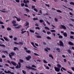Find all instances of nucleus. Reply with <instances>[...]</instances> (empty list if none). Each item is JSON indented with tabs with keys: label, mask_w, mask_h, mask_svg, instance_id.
<instances>
[{
	"label": "nucleus",
	"mask_w": 74,
	"mask_h": 74,
	"mask_svg": "<svg viewBox=\"0 0 74 74\" xmlns=\"http://www.w3.org/2000/svg\"><path fill=\"white\" fill-rule=\"evenodd\" d=\"M59 43H58L57 44L58 45L62 46V47H64V44H63V42H62L61 41H59Z\"/></svg>",
	"instance_id": "nucleus-1"
},
{
	"label": "nucleus",
	"mask_w": 74,
	"mask_h": 74,
	"mask_svg": "<svg viewBox=\"0 0 74 74\" xmlns=\"http://www.w3.org/2000/svg\"><path fill=\"white\" fill-rule=\"evenodd\" d=\"M10 54H10H9V56L10 58L11 59H12V56H13L14 55L15 53H14L13 52H12L10 53Z\"/></svg>",
	"instance_id": "nucleus-2"
},
{
	"label": "nucleus",
	"mask_w": 74,
	"mask_h": 74,
	"mask_svg": "<svg viewBox=\"0 0 74 74\" xmlns=\"http://www.w3.org/2000/svg\"><path fill=\"white\" fill-rule=\"evenodd\" d=\"M18 64H17L16 66L15 67L16 69H19L21 67V62H18Z\"/></svg>",
	"instance_id": "nucleus-3"
},
{
	"label": "nucleus",
	"mask_w": 74,
	"mask_h": 74,
	"mask_svg": "<svg viewBox=\"0 0 74 74\" xmlns=\"http://www.w3.org/2000/svg\"><path fill=\"white\" fill-rule=\"evenodd\" d=\"M55 71L56 72H59L60 70V68H58V67H54Z\"/></svg>",
	"instance_id": "nucleus-4"
},
{
	"label": "nucleus",
	"mask_w": 74,
	"mask_h": 74,
	"mask_svg": "<svg viewBox=\"0 0 74 74\" xmlns=\"http://www.w3.org/2000/svg\"><path fill=\"white\" fill-rule=\"evenodd\" d=\"M4 72L5 73H6L7 74H14V72H12L9 70H8V72L7 71L5 70L4 71Z\"/></svg>",
	"instance_id": "nucleus-5"
},
{
	"label": "nucleus",
	"mask_w": 74,
	"mask_h": 74,
	"mask_svg": "<svg viewBox=\"0 0 74 74\" xmlns=\"http://www.w3.org/2000/svg\"><path fill=\"white\" fill-rule=\"evenodd\" d=\"M14 44H16V45H23V43L22 42H19V43H17L16 42H14Z\"/></svg>",
	"instance_id": "nucleus-6"
},
{
	"label": "nucleus",
	"mask_w": 74,
	"mask_h": 74,
	"mask_svg": "<svg viewBox=\"0 0 74 74\" xmlns=\"http://www.w3.org/2000/svg\"><path fill=\"white\" fill-rule=\"evenodd\" d=\"M26 67L27 69H29V70L31 69V70H37V69H36L33 68L32 67H30V66H29V67L27 66H26Z\"/></svg>",
	"instance_id": "nucleus-7"
},
{
	"label": "nucleus",
	"mask_w": 74,
	"mask_h": 74,
	"mask_svg": "<svg viewBox=\"0 0 74 74\" xmlns=\"http://www.w3.org/2000/svg\"><path fill=\"white\" fill-rule=\"evenodd\" d=\"M39 22H40V23H42V22H43V23H42V24H43V25L45 26H46V24H45V22L44 21L42 20H39Z\"/></svg>",
	"instance_id": "nucleus-8"
},
{
	"label": "nucleus",
	"mask_w": 74,
	"mask_h": 74,
	"mask_svg": "<svg viewBox=\"0 0 74 74\" xmlns=\"http://www.w3.org/2000/svg\"><path fill=\"white\" fill-rule=\"evenodd\" d=\"M60 28V29H66V27L65 26L63 25H61Z\"/></svg>",
	"instance_id": "nucleus-9"
},
{
	"label": "nucleus",
	"mask_w": 74,
	"mask_h": 74,
	"mask_svg": "<svg viewBox=\"0 0 74 74\" xmlns=\"http://www.w3.org/2000/svg\"><path fill=\"white\" fill-rule=\"evenodd\" d=\"M31 58H32V57L30 56L25 57V59L27 60H29Z\"/></svg>",
	"instance_id": "nucleus-10"
},
{
	"label": "nucleus",
	"mask_w": 74,
	"mask_h": 74,
	"mask_svg": "<svg viewBox=\"0 0 74 74\" xmlns=\"http://www.w3.org/2000/svg\"><path fill=\"white\" fill-rule=\"evenodd\" d=\"M11 63L13 66H16V63L13 61H11Z\"/></svg>",
	"instance_id": "nucleus-11"
},
{
	"label": "nucleus",
	"mask_w": 74,
	"mask_h": 74,
	"mask_svg": "<svg viewBox=\"0 0 74 74\" xmlns=\"http://www.w3.org/2000/svg\"><path fill=\"white\" fill-rule=\"evenodd\" d=\"M3 38L5 41H10V39H8L5 37H3Z\"/></svg>",
	"instance_id": "nucleus-12"
},
{
	"label": "nucleus",
	"mask_w": 74,
	"mask_h": 74,
	"mask_svg": "<svg viewBox=\"0 0 74 74\" xmlns=\"http://www.w3.org/2000/svg\"><path fill=\"white\" fill-rule=\"evenodd\" d=\"M17 50L18 51H19L18 48L17 47H14L13 49L14 51H16V50Z\"/></svg>",
	"instance_id": "nucleus-13"
},
{
	"label": "nucleus",
	"mask_w": 74,
	"mask_h": 74,
	"mask_svg": "<svg viewBox=\"0 0 74 74\" xmlns=\"http://www.w3.org/2000/svg\"><path fill=\"white\" fill-rule=\"evenodd\" d=\"M57 67H57L58 68H60H60L62 67V66H61V65H60V64H57Z\"/></svg>",
	"instance_id": "nucleus-14"
},
{
	"label": "nucleus",
	"mask_w": 74,
	"mask_h": 74,
	"mask_svg": "<svg viewBox=\"0 0 74 74\" xmlns=\"http://www.w3.org/2000/svg\"><path fill=\"white\" fill-rule=\"evenodd\" d=\"M68 44L69 45H74V44H73V42H69Z\"/></svg>",
	"instance_id": "nucleus-15"
},
{
	"label": "nucleus",
	"mask_w": 74,
	"mask_h": 74,
	"mask_svg": "<svg viewBox=\"0 0 74 74\" xmlns=\"http://www.w3.org/2000/svg\"><path fill=\"white\" fill-rule=\"evenodd\" d=\"M22 27V25H19L17 27H15V28L16 29H20L21 27Z\"/></svg>",
	"instance_id": "nucleus-16"
},
{
	"label": "nucleus",
	"mask_w": 74,
	"mask_h": 74,
	"mask_svg": "<svg viewBox=\"0 0 74 74\" xmlns=\"http://www.w3.org/2000/svg\"><path fill=\"white\" fill-rule=\"evenodd\" d=\"M3 52H1V53H6V54H8V51H2Z\"/></svg>",
	"instance_id": "nucleus-17"
},
{
	"label": "nucleus",
	"mask_w": 74,
	"mask_h": 74,
	"mask_svg": "<svg viewBox=\"0 0 74 74\" xmlns=\"http://www.w3.org/2000/svg\"><path fill=\"white\" fill-rule=\"evenodd\" d=\"M63 35L64 36V37H67V33H64L63 34Z\"/></svg>",
	"instance_id": "nucleus-18"
},
{
	"label": "nucleus",
	"mask_w": 74,
	"mask_h": 74,
	"mask_svg": "<svg viewBox=\"0 0 74 74\" xmlns=\"http://www.w3.org/2000/svg\"><path fill=\"white\" fill-rule=\"evenodd\" d=\"M26 23L24 24V25L25 26H27L29 25V23H27V22H26Z\"/></svg>",
	"instance_id": "nucleus-19"
},
{
	"label": "nucleus",
	"mask_w": 74,
	"mask_h": 74,
	"mask_svg": "<svg viewBox=\"0 0 74 74\" xmlns=\"http://www.w3.org/2000/svg\"><path fill=\"white\" fill-rule=\"evenodd\" d=\"M35 36L36 37H37V38H41V36H38V35L37 36V35H36Z\"/></svg>",
	"instance_id": "nucleus-20"
},
{
	"label": "nucleus",
	"mask_w": 74,
	"mask_h": 74,
	"mask_svg": "<svg viewBox=\"0 0 74 74\" xmlns=\"http://www.w3.org/2000/svg\"><path fill=\"white\" fill-rule=\"evenodd\" d=\"M12 24H15V23H16V22L15 21L13 20V21H12Z\"/></svg>",
	"instance_id": "nucleus-21"
},
{
	"label": "nucleus",
	"mask_w": 74,
	"mask_h": 74,
	"mask_svg": "<svg viewBox=\"0 0 74 74\" xmlns=\"http://www.w3.org/2000/svg\"><path fill=\"white\" fill-rule=\"evenodd\" d=\"M19 61L20 62H21V63H22L23 62H24V61L23 60L21 59H20L19 60Z\"/></svg>",
	"instance_id": "nucleus-22"
},
{
	"label": "nucleus",
	"mask_w": 74,
	"mask_h": 74,
	"mask_svg": "<svg viewBox=\"0 0 74 74\" xmlns=\"http://www.w3.org/2000/svg\"><path fill=\"white\" fill-rule=\"evenodd\" d=\"M7 30H8V31H10V30H11V29L10 28V27H8L7 29Z\"/></svg>",
	"instance_id": "nucleus-23"
},
{
	"label": "nucleus",
	"mask_w": 74,
	"mask_h": 74,
	"mask_svg": "<svg viewBox=\"0 0 74 74\" xmlns=\"http://www.w3.org/2000/svg\"><path fill=\"white\" fill-rule=\"evenodd\" d=\"M16 20L18 22H20L21 21V19L19 18H17Z\"/></svg>",
	"instance_id": "nucleus-24"
},
{
	"label": "nucleus",
	"mask_w": 74,
	"mask_h": 74,
	"mask_svg": "<svg viewBox=\"0 0 74 74\" xmlns=\"http://www.w3.org/2000/svg\"><path fill=\"white\" fill-rule=\"evenodd\" d=\"M45 29H47V30H50V29L48 28V27H45Z\"/></svg>",
	"instance_id": "nucleus-25"
},
{
	"label": "nucleus",
	"mask_w": 74,
	"mask_h": 74,
	"mask_svg": "<svg viewBox=\"0 0 74 74\" xmlns=\"http://www.w3.org/2000/svg\"><path fill=\"white\" fill-rule=\"evenodd\" d=\"M22 73L24 74H26V72L24 70H23L22 71Z\"/></svg>",
	"instance_id": "nucleus-26"
},
{
	"label": "nucleus",
	"mask_w": 74,
	"mask_h": 74,
	"mask_svg": "<svg viewBox=\"0 0 74 74\" xmlns=\"http://www.w3.org/2000/svg\"><path fill=\"white\" fill-rule=\"evenodd\" d=\"M0 46H1V47H4V48L5 47V46L4 45H1L0 44Z\"/></svg>",
	"instance_id": "nucleus-27"
},
{
	"label": "nucleus",
	"mask_w": 74,
	"mask_h": 74,
	"mask_svg": "<svg viewBox=\"0 0 74 74\" xmlns=\"http://www.w3.org/2000/svg\"><path fill=\"white\" fill-rule=\"evenodd\" d=\"M18 24H16V23H15V24H14L13 25L14 26V27H16V26H18Z\"/></svg>",
	"instance_id": "nucleus-28"
},
{
	"label": "nucleus",
	"mask_w": 74,
	"mask_h": 74,
	"mask_svg": "<svg viewBox=\"0 0 74 74\" xmlns=\"http://www.w3.org/2000/svg\"><path fill=\"white\" fill-rule=\"evenodd\" d=\"M50 32H52V33H53L54 32H56V31H55V30H50Z\"/></svg>",
	"instance_id": "nucleus-29"
},
{
	"label": "nucleus",
	"mask_w": 74,
	"mask_h": 74,
	"mask_svg": "<svg viewBox=\"0 0 74 74\" xmlns=\"http://www.w3.org/2000/svg\"><path fill=\"white\" fill-rule=\"evenodd\" d=\"M58 38H63V36L62 35H60L58 36Z\"/></svg>",
	"instance_id": "nucleus-30"
},
{
	"label": "nucleus",
	"mask_w": 74,
	"mask_h": 74,
	"mask_svg": "<svg viewBox=\"0 0 74 74\" xmlns=\"http://www.w3.org/2000/svg\"><path fill=\"white\" fill-rule=\"evenodd\" d=\"M25 10L27 12H29V10L27 8H25Z\"/></svg>",
	"instance_id": "nucleus-31"
},
{
	"label": "nucleus",
	"mask_w": 74,
	"mask_h": 74,
	"mask_svg": "<svg viewBox=\"0 0 74 74\" xmlns=\"http://www.w3.org/2000/svg\"><path fill=\"white\" fill-rule=\"evenodd\" d=\"M49 57H50V58H51L52 59H53V56L52 55H49Z\"/></svg>",
	"instance_id": "nucleus-32"
},
{
	"label": "nucleus",
	"mask_w": 74,
	"mask_h": 74,
	"mask_svg": "<svg viewBox=\"0 0 74 74\" xmlns=\"http://www.w3.org/2000/svg\"><path fill=\"white\" fill-rule=\"evenodd\" d=\"M26 52L27 53H29L31 52V51L29 50H26Z\"/></svg>",
	"instance_id": "nucleus-33"
},
{
	"label": "nucleus",
	"mask_w": 74,
	"mask_h": 74,
	"mask_svg": "<svg viewBox=\"0 0 74 74\" xmlns=\"http://www.w3.org/2000/svg\"><path fill=\"white\" fill-rule=\"evenodd\" d=\"M7 62L8 63H9L10 65H12V64H11V63L10 62V61L9 60H7Z\"/></svg>",
	"instance_id": "nucleus-34"
},
{
	"label": "nucleus",
	"mask_w": 74,
	"mask_h": 74,
	"mask_svg": "<svg viewBox=\"0 0 74 74\" xmlns=\"http://www.w3.org/2000/svg\"><path fill=\"white\" fill-rule=\"evenodd\" d=\"M47 38L48 40H51V38L49 37V36H47Z\"/></svg>",
	"instance_id": "nucleus-35"
},
{
	"label": "nucleus",
	"mask_w": 74,
	"mask_h": 74,
	"mask_svg": "<svg viewBox=\"0 0 74 74\" xmlns=\"http://www.w3.org/2000/svg\"><path fill=\"white\" fill-rule=\"evenodd\" d=\"M33 20H34V21H36V20H38V18L34 17L33 18Z\"/></svg>",
	"instance_id": "nucleus-36"
},
{
	"label": "nucleus",
	"mask_w": 74,
	"mask_h": 74,
	"mask_svg": "<svg viewBox=\"0 0 74 74\" xmlns=\"http://www.w3.org/2000/svg\"><path fill=\"white\" fill-rule=\"evenodd\" d=\"M56 11H57V12H60V13H62V12L61 11L59 10H56Z\"/></svg>",
	"instance_id": "nucleus-37"
},
{
	"label": "nucleus",
	"mask_w": 74,
	"mask_h": 74,
	"mask_svg": "<svg viewBox=\"0 0 74 74\" xmlns=\"http://www.w3.org/2000/svg\"><path fill=\"white\" fill-rule=\"evenodd\" d=\"M29 31L30 32H31V33H34V32L32 29L29 30Z\"/></svg>",
	"instance_id": "nucleus-38"
},
{
	"label": "nucleus",
	"mask_w": 74,
	"mask_h": 74,
	"mask_svg": "<svg viewBox=\"0 0 74 74\" xmlns=\"http://www.w3.org/2000/svg\"><path fill=\"white\" fill-rule=\"evenodd\" d=\"M0 11H1V12H7V13H8V12L7 11H4L2 10H0Z\"/></svg>",
	"instance_id": "nucleus-39"
},
{
	"label": "nucleus",
	"mask_w": 74,
	"mask_h": 74,
	"mask_svg": "<svg viewBox=\"0 0 74 74\" xmlns=\"http://www.w3.org/2000/svg\"><path fill=\"white\" fill-rule=\"evenodd\" d=\"M56 50H58V52H60V49L59 48H56Z\"/></svg>",
	"instance_id": "nucleus-40"
},
{
	"label": "nucleus",
	"mask_w": 74,
	"mask_h": 74,
	"mask_svg": "<svg viewBox=\"0 0 74 74\" xmlns=\"http://www.w3.org/2000/svg\"><path fill=\"white\" fill-rule=\"evenodd\" d=\"M34 11H36V12H38V10L36 8H34Z\"/></svg>",
	"instance_id": "nucleus-41"
},
{
	"label": "nucleus",
	"mask_w": 74,
	"mask_h": 74,
	"mask_svg": "<svg viewBox=\"0 0 74 74\" xmlns=\"http://www.w3.org/2000/svg\"><path fill=\"white\" fill-rule=\"evenodd\" d=\"M31 66L32 67H34V68H36V66L34 65H33Z\"/></svg>",
	"instance_id": "nucleus-42"
},
{
	"label": "nucleus",
	"mask_w": 74,
	"mask_h": 74,
	"mask_svg": "<svg viewBox=\"0 0 74 74\" xmlns=\"http://www.w3.org/2000/svg\"><path fill=\"white\" fill-rule=\"evenodd\" d=\"M43 62L44 63H47V62L45 60H43Z\"/></svg>",
	"instance_id": "nucleus-43"
},
{
	"label": "nucleus",
	"mask_w": 74,
	"mask_h": 74,
	"mask_svg": "<svg viewBox=\"0 0 74 74\" xmlns=\"http://www.w3.org/2000/svg\"><path fill=\"white\" fill-rule=\"evenodd\" d=\"M36 29H38V30H40V27H35Z\"/></svg>",
	"instance_id": "nucleus-44"
},
{
	"label": "nucleus",
	"mask_w": 74,
	"mask_h": 74,
	"mask_svg": "<svg viewBox=\"0 0 74 74\" xmlns=\"http://www.w3.org/2000/svg\"><path fill=\"white\" fill-rule=\"evenodd\" d=\"M21 7H24V6L25 5V3H21Z\"/></svg>",
	"instance_id": "nucleus-45"
},
{
	"label": "nucleus",
	"mask_w": 74,
	"mask_h": 74,
	"mask_svg": "<svg viewBox=\"0 0 74 74\" xmlns=\"http://www.w3.org/2000/svg\"><path fill=\"white\" fill-rule=\"evenodd\" d=\"M25 7H27V8H28V5H27V4H25Z\"/></svg>",
	"instance_id": "nucleus-46"
},
{
	"label": "nucleus",
	"mask_w": 74,
	"mask_h": 74,
	"mask_svg": "<svg viewBox=\"0 0 74 74\" xmlns=\"http://www.w3.org/2000/svg\"><path fill=\"white\" fill-rule=\"evenodd\" d=\"M74 36H70V38H71L72 39H74V38H73Z\"/></svg>",
	"instance_id": "nucleus-47"
},
{
	"label": "nucleus",
	"mask_w": 74,
	"mask_h": 74,
	"mask_svg": "<svg viewBox=\"0 0 74 74\" xmlns=\"http://www.w3.org/2000/svg\"><path fill=\"white\" fill-rule=\"evenodd\" d=\"M67 73H69V74H73V73H72V72H70L69 71H67Z\"/></svg>",
	"instance_id": "nucleus-48"
},
{
	"label": "nucleus",
	"mask_w": 74,
	"mask_h": 74,
	"mask_svg": "<svg viewBox=\"0 0 74 74\" xmlns=\"http://www.w3.org/2000/svg\"><path fill=\"white\" fill-rule=\"evenodd\" d=\"M25 32H26V31H22L21 34H23V33H25Z\"/></svg>",
	"instance_id": "nucleus-49"
},
{
	"label": "nucleus",
	"mask_w": 74,
	"mask_h": 74,
	"mask_svg": "<svg viewBox=\"0 0 74 74\" xmlns=\"http://www.w3.org/2000/svg\"><path fill=\"white\" fill-rule=\"evenodd\" d=\"M9 67V68H10V69H13V70H14V68H15L14 67Z\"/></svg>",
	"instance_id": "nucleus-50"
},
{
	"label": "nucleus",
	"mask_w": 74,
	"mask_h": 74,
	"mask_svg": "<svg viewBox=\"0 0 74 74\" xmlns=\"http://www.w3.org/2000/svg\"><path fill=\"white\" fill-rule=\"evenodd\" d=\"M17 40V38L16 37H15L14 38V41H16V40Z\"/></svg>",
	"instance_id": "nucleus-51"
},
{
	"label": "nucleus",
	"mask_w": 74,
	"mask_h": 74,
	"mask_svg": "<svg viewBox=\"0 0 74 74\" xmlns=\"http://www.w3.org/2000/svg\"><path fill=\"white\" fill-rule=\"evenodd\" d=\"M47 34H48V35L51 34V33L50 32H47Z\"/></svg>",
	"instance_id": "nucleus-52"
},
{
	"label": "nucleus",
	"mask_w": 74,
	"mask_h": 74,
	"mask_svg": "<svg viewBox=\"0 0 74 74\" xmlns=\"http://www.w3.org/2000/svg\"><path fill=\"white\" fill-rule=\"evenodd\" d=\"M1 27L2 29H5V27H4V26L3 25H1Z\"/></svg>",
	"instance_id": "nucleus-53"
},
{
	"label": "nucleus",
	"mask_w": 74,
	"mask_h": 74,
	"mask_svg": "<svg viewBox=\"0 0 74 74\" xmlns=\"http://www.w3.org/2000/svg\"><path fill=\"white\" fill-rule=\"evenodd\" d=\"M55 21H56V22H57L58 21V19L56 18H55Z\"/></svg>",
	"instance_id": "nucleus-54"
},
{
	"label": "nucleus",
	"mask_w": 74,
	"mask_h": 74,
	"mask_svg": "<svg viewBox=\"0 0 74 74\" xmlns=\"http://www.w3.org/2000/svg\"><path fill=\"white\" fill-rule=\"evenodd\" d=\"M45 4L46 6H47V7H50L49 5V4Z\"/></svg>",
	"instance_id": "nucleus-55"
},
{
	"label": "nucleus",
	"mask_w": 74,
	"mask_h": 74,
	"mask_svg": "<svg viewBox=\"0 0 74 74\" xmlns=\"http://www.w3.org/2000/svg\"><path fill=\"white\" fill-rule=\"evenodd\" d=\"M70 4H71V5H74V3L73 2H71L70 3Z\"/></svg>",
	"instance_id": "nucleus-56"
},
{
	"label": "nucleus",
	"mask_w": 74,
	"mask_h": 74,
	"mask_svg": "<svg viewBox=\"0 0 74 74\" xmlns=\"http://www.w3.org/2000/svg\"><path fill=\"white\" fill-rule=\"evenodd\" d=\"M62 69H63V70H64V71H66V69L64 68L63 67H62Z\"/></svg>",
	"instance_id": "nucleus-57"
},
{
	"label": "nucleus",
	"mask_w": 74,
	"mask_h": 74,
	"mask_svg": "<svg viewBox=\"0 0 74 74\" xmlns=\"http://www.w3.org/2000/svg\"><path fill=\"white\" fill-rule=\"evenodd\" d=\"M34 55H36V56H39V55H38L36 53H34Z\"/></svg>",
	"instance_id": "nucleus-58"
},
{
	"label": "nucleus",
	"mask_w": 74,
	"mask_h": 74,
	"mask_svg": "<svg viewBox=\"0 0 74 74\" xmlns=\"http://www.w3.org/2000/svg\"><path fill=\"white\" fill-rule=\"evenodd\" d=\"M32 9H33L35 8V6H32Z\"/></svg>",
	"instance_id": "nucleus-59"
},
{
	"label": "nucleus",
	"mask_w": 74,
	"mask_h": 74,
	"mask_svg": "<svg viewBox=\"0 0 74 74\" xmlns=\"http://www.w3.org/2000/svg\"><path fill=\"white\" fill-rule=\"evenodd\" d=\"M46 23L48 24V25H50V23L48 22V21H46Z\"/></svg>",
	"instance_id": "nucleus-60"
},
{
	"label": "nucleus",
	"mask_w": 74,
	"mask_h": 74,
	"mask_svg": "<svg viewBox=\"0 0 74 74\" xmlns=\"http://www.w3.org/2000/svg\"><path fill=\"white\" fill-rule=\"evenodd\" d=\"M16 2H17V3H19V1H20V0H16Z\"/></svg>",
	"instance_id": "nucleus-61"
},
{
	"label": "nucleus",
	"mask_w": 74,
	"mask_h": 74,
	"mask_svg": "<svg viewBox=\"0 0 74 74\" xmlns=\"http://www.w3.org/2000/svg\"><path fill=\"white\" fill-rule=\"evenodd\" d=\"M71 34H74V32L71 31Z\"/></svg>",
	"instance_id": "nucleus-62"
},
{
	"label": "nucleus",
	"mask_w": 74,
	"mask_h": 74,
	"mask_svg": "<svg viewBox=\"0 0 74 74\" xmlns=\"http://www.w3.org/2000/svg\"><path fill=\"white\" fill-rule=\"evenodd\" d=\"M71 69L73 71H74V67H71Z\"/></svg>",
	"instance_id": "nucleus-63"
},
{
	"label": "nucleus",
	"mask_w": 74,
	"mask_h": 74,
	"mask_svg": "<svg viewBox=\"0 0 74 74\" xmlns=\"http://www.w3.org/2000/svg\"><path fill=\"white\" fill-rule=\"evenodd\" d=\"M71 21L72 22H74V19H73V18H71Z\"/></svg>",
	"instance_id": "nucleus-64"
}]
</instances>
